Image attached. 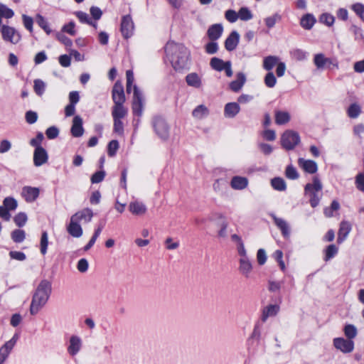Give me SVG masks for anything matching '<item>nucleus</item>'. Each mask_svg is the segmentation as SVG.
<instances>
[{"label": "nucleus", "instance_id": "27", "mask_svg": "<svg viewBox=\"0 0 364 364\" xmlns=\"http://www.w3.org/2000/svg\"><path fill=\"white\" fill-rule=\"evenodd\" d=\"M248 179L242 176H234L231 181L230 186L235 190H242L248 186Z\"/></svg>", "mask_w": 364, "mask_h": 364}, {"label": "nucleus", "instance_id": "22", "mask_svg": "<svg viewBox=\"0 0 364 364\" xmlns=\"http://www.w3.org/2000/svg\"><path fill=\"white\" fill-rule=\"evenodd\" d=\"M68 233L74 237H80L82 235L83 231L79 222L70 218V221L67 227Z\"/></svg>", "mask_w": 364, "mask_h": 364}, {"label": "nucleus", "instance_id": "2", "mask_svg": "<svg viewBox=\"0 0 364 364\" xmlns=\"http://www.w3.org/2000/svg\"><path fill=\"white\" fill-rule=\"evenodd\" d=\"M51 283L49 281L46 279L41 281L32 296L29 309L31 315H36L46 306L51 294Z\"/></svg>", "mask_w": 364, "mask_h": 364}, {"label": "nucleus", "instance_id": "37", "mask_svg": "<svg viewBox=\"0 0 364 364\" xmlns=\"http://www.w3.org/2000/svg\"><path fill=\"white\" fill-rule=\"evenodd\" d=\"M281 20L282 16L278 13H275L272 16H268L264 19L266 26L269 28H273L275 24Z\"/></svg>", "mask_w": 364, "mask_h": 364}, {"label": "nucleus", "instance_id": "46", "mask_svg": "<svg viewBox=\"0 0 364 364\" xmlns=\"http://www.w3.org/2000/svg\"><path fill=\"white\" fill-rule=\"evenodd\" d=\"M14 16V11L4 4H0V16L11 18Z\"/></svg>", "mask_w": 364, "mask_h": 364}, {"label": "nucleus", "instance_id": "48", "mask_svg": "<svg viewBox=\"0 0 364 364\" xmlns=\"http://www.w3.org/2000/svg\"><path fill=\"white\" fill-rule=\"evenodd\" d=\"M338 252V248L335 245H328L325 251L324 260L328 261L333 258Z\"/></svg>", "mask_w": 364, "mask_h": 364}, {"label": "nucleus", "instance_id": "10", "mask_svg": "<svg viewBox=\"0 0 364 364\" xmlns=\"http://www.w3.org/2000/svg\"><path fill=\"white\" fill-rule=\"evenodd\" d=\"M333 346L343 353H350L354 350L353 341L343 338H336L333 341Z\"/></svg>", "mask_w": 364, "mask_h": 364}, {"label": "nucleus", "instance_id": "61", "mask_svg": "<svg viewBox=\"0 0 364 364\" xmlns=\"http://www.w3.org/2000/svg\"><path fill=\"white\" fill-rule=\"evenodd\" d=\"M11 149V143L8 139H3L0 141V154H4Z\"/></svg>", "mask_w": 364, "mask_h": 364}, {"label": "nucleus", "instance_id": "38", "mask_svg": "<svg viewBox=\"0 0 364 364\" xmlns=\"http://www.w3.org/2000/svg\"><path fill=\"white\" fill-rule=\"evenodd\" d=\"M227 62L218 58H213L210 60V65L211 68L217 71H222L226 66Z\"/></svg>", "mask_w": 364, "mask_h": 364}, {"label": "nucleus", "instance_id": "6", "mask_svg": "<svg viewBox=\"0 0 364 364\" xmlns=\"http://www.w3.org/2000/svg\"><path fill=\"white\" fill-rule=\"evenodd\" d=\"M128 114V109L112 110V117L113 119V130L119 135L124 134V123L122 119Z\"/></svg>", "mask_w": 364, "mask_h": 364}, {"label": "nucleus", "instance_id": "8", "mask_svg": "<svg viewBox=\"0 0 364 364\" xmlns=\"http://www.w3.org/2000/svg\"><path fill=\"white\" fill-rule=\"evenodd\" d=\"M0 31L2 35V38L5 41L10 42L13 44L18 43L21 39V36L14 28L9 26L4 25L1 26Z\"/></svg>", "mask_w": 364, "mask_h": 364}, {"label": "nucleus", "instance_id": "34", "mask_svg": "<svg viewBox=\"0 0 364 364\" xmlns=\"http://www.w3.org/2000/svg\"><path fill=\"white\" fill-rule=\"evenodd\" d=\"M360 113L361 107L357 102L352 103L347 109V114L350 118L352 119H355L358 117Z\"/></svg>", "mask_w": 364, "mask_h": 364}, {"label": "nucleus", "instance_id": "3", "mask_svg": "<svg viewBox=\"0 0 364 364\" xmlns=\"http://www.w3.org/2000/svg\"><path fill=\"white\" fill-rule=\"evenodd\" d=\"M323 186L317 177H314L312 183H307L305 186V193L309 196V201L311 207H316L321 198V191Z\"/></svg>", "mask_w": 364, "mask_h": 364}, {"label": "nucleus", "instance_id": "56", "mask_svg": "<svg viewBox=\"0 0 364 364\" xmlns=\"http://www.w3.org/2000/svg\"><path fill=\"white\" fill-rule=\"evenodd\" d=\"M352 9L364 21V5L360 3L355 4L352 6Z\"/></svg>", "mask_w": 364, "mask_h": 364}, {"label": "nucleus", "instance_id": "15", "mask_svg": "<svg viewBox=\"0 0 364 364\" xmlns=\"http://www.w3.org/2000/svg\"><path fill=\"white\" fill-rule=\"evenodd\" d=\"M252 264L247 257L239 259V272L245 277L248 278L252 271Z\"/></svg>", "mask_w": 364, "mask_h": 364}, {"label": "nucleus", "instance_id": "64", "mask_svg": "<svg viewBox=\"0 0 364 364\" xmlns=\"http://www.w3.org/2000/svg\"><path fill=\"white\" fill-rule=\"evenodd\" d=\"M356 187L361 191H364V174L360 173L355 178Z\"/></svg>", "mask_w": 364, "mask_h": 364}, {"label": "nucleus", "instance_id": "35", "mask_svg": "<svg viewBox=\"0 0 364 364\" xmlns=\"http://www.w3.org/2000/svg\"><path fill=\"white\" fill-rule=\"evenodd\" d=\"M316 22V19L311 14H306L301 19V26L307 30L311 29Z\"/></svg>", "mask_w": 364, "mask_h": 364}, {"label": "nucleus", "instance_id": "12", "mask_svg": "<svg viewBox=\"0 0 364 364\" xmlns=\"http://www.w3.org/2000/svg\"><path fill=\"white\" fill-rule=\"evenodd\" d=\"M314 63L318 70H323L331 65L336 68L338 67L337 63H333L331 58H326L323 53H317L314 55Z\"/></svg>", "mask_w": 364, "mask_h": 364}, {"label": "nucleus", "instance_id": "9", "mask_svg": "<svg viewBox=\"0 0 364 364\" xmlns=\"http://www.w3.org/2000/svg\"><path fill=\"white\" fill-rule=\"evenodd\" d=\"M153 126L156 134L163 140H166L169 136V127L166 121L161 117H155Z\"/></svg>", "mask_w": 364, "mask_h": 364}, {"label": "nucleus", "instance_id": "30", "mask_svg": "<svg viewBox=\"0 0 364 364\" xmlns=\"http://www.w3.org/2000/svg\"><path fill=\"white\" fill-rule=\"evenodd\" d=\"M223 31V28L221 24H214L211 26L208 30V36L211 41L218 39Z\"/></svg>", "mask_w": 364, "mask_h": 364}, {"label": "nucleus", "instance_id": "40", "mask_svg": "<svg viewBox=\"0 0 364 364\" xmlns=\"http://www.w3.org/2000/svg\"><path fill=\"white\" fill-rule=\"evenodd\" d=\"M11 239L15 242H22L26 238L25 231L21 229H16L11 232Z\"/></svg>", "mask_w": 364, "mask_h": 364}, {"label": "nucleus", "instance_id": "7", "mask_svg": "<svg viewBox=\"0 0 364 364\" xmlns=\"http://www.w3.org/2000/svg\"><path fill=\"white\" fill-rule=\"evenodd\" d=\"M144 99L142 93L138 89L137 86H134V96L132 104L133 114L141 117L143 114Z\"/></svg>", "mask_w": 364, "mask_h": 364}, {"label": "nucleus", "instance_id": "19", "mask_svg": "<svg viewBox=\"0 0 364 364\" xmlns=\"http://www.w3.org/2000/svg\"><path fill=\"white\" fill-rule=\"evenodd\" d=\"M186 82L190 87L196 89L203 87V81L201 77L196 73H191L186 77Z\"/></svg>", "mask_w": 364, "mask_h": 364}, {"label": "nucleus", "instance_id": "63", "mask_svg": "<svg viewBox=\"0 0 364 364\" xmlns=\"http://www.w3.org/2000/svg\"><path fill=\"white\" fill-rule=\"evenodd\" d=\"M26 120L28 124H34L38 119V114L36 112L33 111H28L26 113Z\"/></svg>", "mask_w": 364, "mask_h": 364}, {"label": "nucleus", "instance_id": "47", "mask_svg": "<svg viewBox=\"0 0 364 364\" xmlns=\"http://www.w3.org/2000/svg\"><path fill=\"white\" fill-rule=\"evenodd\" d=\"M285 176L287 178L291 180H295L299 178V173L296 168L292 165H289L287 166L285 170Z\"/></svg>", "mask_w": 364, "mask_h": 364}, {"label": "nucleus", "instance_id": "36", "mask_svg": "<svg viewBox=\"0 0 364 364\" xmlns=\"http://www.w3.org/2000/svg\"><path fill=\"white\" fill-rule=\"evenodd\" d=\"M271 185L274 190L284 191L287 188L285 181L280 177H276L271 180Z\"/></svg>", "mask_w": 364, "mask_h": 364}, {"label": "nucleus", "instance_id": "26", "mask_svg": "<svg viewBox=\"0 0 364 364\" xmlns=\"http://www.w3.org/2000/svg\"><path fill=\"white\" fill-rule=\"evenodd\" d=\"M129 210L133 215H143L146 212V207L141 202L134 201L129 203Z\"/></svg>", "mask_w": 364, "mask_h": 364}, {"label": "nucleus", "instance_id": "58", "mask_svg": "<svg viewBox=\"0 0 364 364\" xmlns=\"http://www.w3.org/2000/svg\"><path fill=\"white\" fill-rule=\"evenodd\" d=\"M225 16V18L230 23H234L238 19L237 13H236L234 10L232 9L226 11Z\"/></svg>", "mask_w": 364, "mask_h": 364}, {"label": "nucleus", "instance_id": "52", "mask_svg": "<svg viewBox=\"0 0 364 364\" xmlns=\"http://www.w3.org/2000/svg\"><path fill=\"white\" fill-rule=\"evenodd\" d=\"M119 149V142L117 140L109 141L107 146V154L109 156H114Z\"/></svg>", "mask_w": 364, "mask_h": 364}, {"label": "nucleus", "instance_id": "1", "mask_svg": "<svg viewBox=\"0 0 364 364\" xmlns=\"http://www.w3.org/2000/svg\"><path fill=\"white\" fill-rule=\"evenodd\" d=\"M165 51L176 70H183L189 65L190 52L183 45L173 41L168 42Z\"/></svg>", "mask_w": 364, "mask_h": 364}, {"label": "nucleus", "instance_id": "17", "mask_svg": "<svg viewBox=\"0 0 364 364\" xmlns=\"http://www.w3.org/2000/svg\"><path fill=\"white\" fill-rule=\"evenodd\" d=\"M240 41V35L236 31H233L225 41V48L228 51L234 50Z\"/></svg>", "mask_w": 364, "mask_h": 364}, {"label": "nucleus", "instance_id": "59", "mask_svg": "<svg viewBox=\"0 0 364 364\" xmlns=\"http://www.w3.org/2000/svg\"><path fill=\"white\" fill-rule=\"evenodd\" d=\"M75 23L71 21L69 23L64 25L62 28V31L65 32L71 36H75L76 34V31L75 30Z\"/></svg>", "mask_w": 364, "mask_h": 364}, {"label": "nucleus", "instance_id": "41", "mask_svg": "<svg viewBox=\"0 0 364 364\" xmlns=\"http://www.w3.org/2000/svg\"><path fill=\"white\" fill-rule=\"evenodd\" d=\"M36 22L38 26L43 29V31L47 33L50 34L51 33V29L49 27L48 23L46 20V18L41 16V14H37L36 16Z\"/></svg>", "mask_w": 364, "mask_h": 364}, {"label": "nucleus", "instance_id": "25", "mask_svg": "<svg viewBox=\"0 0 364 364\" xmlns=\"http://www.w3.org/2000/svg\"><path fill=\"white\" fill-rule=\"evenodd\" d=\"M237 79L230 83V88L232 91L239 92L246 82V76L243 73H238L236 75Z\"/></svg>", "mask_w": 364, "mask_h": 364}, {"label": "nucleus", "instance_id": "4", "mask_svg": "<svg viewBox=\"0 0 364 364\" xmlns=\"http://www.w3.org/2000/svg\"><path fill=\"white\" fill-rule=\"evenodd\" d=\"M112 98L114 102L112 110L128 109V108L124 105V102H126L124 87L122 83L119 81L116 82L113 86L112 91Z\"/></svg>", "mask_w": 364, "mask_h": 364}, {"label": "nucleus", "instance_id": "60", "mask_svg": "<svg viewBox=\"0 0 364 364\" xmlns=\"http://www.w3.org/2000/svg\"><path fill=\"white\" fill-rule=\"evenodd\" d=\"M257 260L259 265H263L267 261V254L264 250L259 249L257 252Z\"/></svg>", "mask_w": 364, "mask_h": 364}, {"label": "nucleus", "instance_id": "29", "mask_svg": "<svg viewBox=\"0 0 364 364\" xmlns=\"http://www.w3.org/2000/svg\"><path fill=\"white\" fill-rule=\"evenodd\" d=\"M279 310V307L276 304H270L264 308L261 319L262 321H266L270 316L277 315Z\"/></svg>", "mask_w": 364, "mask_h": 364}, {"label": "nucleus", "instance_id": "16", "mask_svg": "<svg viewBox=\"0 0 364 364\" xmlns=\"http://www.w3.org/2000/svg\"><path fill=\"white\" fill-rule=\"evenodd\" d=\"M93 217V213L92 210L90 208H84L74 215L71 216V218L76 221L79 222H84L85 223H87L91 221L92 218Z\"/></svg>", "mask_w": 364, "mask_h": 364}, {"label": "nucleus", "instance_id": "28", "mask_svg": "<svg viewBox=\"0 0 364 364\" xmlns=\"http://www.w3.org/2000/svg\"><path fill=\"white\" fill-rule=\"evenodd\" d=\"M240 110V105L236 102H229L225 106V116L228 118H232L236 116Z\"/></svg>", "mask_w": 364, "mask_h": 364}, {"label": "nucleus", "instance_id": "55", "mask_svg": "<svg viewBox=\"0 0 364 364\" xmlns=\"http://www.w3.org/2000/svg\"><path fill=\"white\" fill-rule=\"evenodd\" d=\"M75 14L81 23L87 24L92 23V20L90 19L87 14L82 11H76Z\"/></svg>", "mask_w": 364, "mask_h": 364}, {"label": "nucleus", "instance_id": "18", "mask_svg": "<svg viewBox=\"0 0 364 364\" xmlns=\"http://www.w3.org/2000/svg\"><path fill=\"white\" fill-rule=\"evenodd\" d=\"M82 340L77 336H72L69 341L68 352L71 355H75L81 349Z\"/></svg>", "mask_w": 364, "mask_h": 364}, {"label": "nucleus", "instance_id": "57", "mask_svg": "<svg viewBox=\"0 0 364 364\" xmlns=\"http://www.w3.org/2000/svg\"><path fill=\"white\" fill-rule=\"evenodd\" d=\"M22 18H23V26H25V28L26 29H28L30 32H32L33 31V18L26 14L22 15Z\"/></svg>", "mask_w": 364, "mask_h": 364}, {"label": "nucleus", "instance_id": "44", "mask_svg": "<svg viewBox=\"0 0 364 364\" xmlns=\"http://www.w3.org/2000/svg\"><path fill=\"white\" fill-rule=\"evenodd\" d=\"M291 58L297 61H302L306 59L307 54L301 49H294L291 51Z\"/></svg>", "mask_w": 364, "mask_h": 364}, {"label": "nucleus", "instance_id": "20", "mask_svg": "<svg viewBox=\"0 0 364 364\" xmlns=\"http://www.w3.org/2000/svg\"><path fill=\"white\" fill-rule=\"evenodd\" d=\"M299 166L304 169L306 172L313 174L318 170L317 164L312 160H306L303 158L298 159Z\"/></svg>", "mask_w": 364, "mask_h": 364}, {"label": "nucleus", "instance_id": "45", "mask_svg": "<svg viewBox=\"0 0 364 364\" xmlns=\"http://www.w3.org/2000/svg\"><path fill=\"white\" fill-rule=\"evenodd\" d=\"M3 205L9 210H14L18 206L17 200L12 197H6L3 200Z\"/></svg>", "mask_w": 364, "mask_h": 364}, {"label": "nucleus", "instance_id": "33", "mask_svg": "<svg viewBox=\"0 0 364 364\" xmlns=\"http://www.w3.org/2000/svg\"><path fill=\"white\" fill-rule=\"evenodd\" d=\"M279 63V58L274 55H269L264 58L263 68L270 71Z\"/></svg>", "mask_w": 364, "mask_h": 364}, {"label": "nucleus", "instance_id": "39", "mask_svg": "<svg viewBox=\"0 0 364 364\" xmlns=\"http://www.w3.org/2000/svg\"><path fill=\"white\" fill-rule=\"evenodd\" d=\"M357 328L354 325L348 324L344 328V334L348 340L353 341L357 336Z\"/></svg>", "mask_w": 364, "mask_h": 364}, {"label": "nucleus", "instance_id": "54", "mask_svg": "<svg viewBox=\"0 0 364 364\" xmlns=\"http://www.w3.org/2000/svg\"><path fill=\"white\" fill-rule=\"evenodd\" d=\"M277 79L272 72H269L264 77V83L268 87H273L276 85Z\"/></svg>", "mask_w": 364, "mask_h": 364}, {"label": "nucleus", "instance_id": "32", "mask_svg": "<svg viewBox=\"0 0 364 364\" xmlns=\"http://www.w3.org/2000/svg\"><path fill=\"white\" fill-rule=\"evenodd\" d=\"M274 118L277 124L282 125L290 121L291 116L288 112L278 110L275 112Z\"/></svg>", "mask_w": 364, "mask_h": 364}, {"label": "nucleus", "instance_id": "31", "mask_svg": "<svg viewBox=\"0 0 364 364\" xmlns=\"http://www.w3.org/2000/svg\"><path fill=\"white\" fill-rule=\"evenodd\" d=\"M209 114L208 108L204 105L197 106L192 112V116L196 119H202Z\"/></svg>", "mask_w": 364, "mask_h": 364}, {"label": "nucleus", "instance_id": "53", "mask_svg": "<svg viewBox=\"0 0 364 364\" xmlns=\"http://www.w3.org/2000/svg\"><path fill=\"white\" fill-rule=\"evenodd\" d=\"M335 21L334 16L331 14L325 13L320 16V21L328 26H331L333 24Z\"/></svg>", "mask_w": 364, "mask_h": 364}, {"label": "nucleus", "instance_id": "49", "mask_svg": "<svg viewBox=\"0 0 364 364\" xmlns=\"http://www.w3.org/2000/svg\"><path fill=\"white\" fill-rule=\"evenodd\" d=\"M238 18L242 21H248L252 18V14L251 11L246 7H242L239 10L237 13Z\"/></svg>", "mask_w": 364, "mask_h": 364}, {"label": "nucleus", "instance_id": "51", "mask_svg": "<svg viewBox=\"0 0 364 364\" xmlns=\"http://www.w3.org/2000/svg\"><path fill=\"white\" fill-rule=\"evenodd\" d=\"M17 336H14L11 340L7 341L3 346H1L0 348L1 350H4L6 353L9 355L11 350L14 347L16 341H17Z\"/></svg>", "mask_w": 364, "mask_h": 364}, {"label": "nucleus", "instance_id": "43", "mask_svg": "<svg viewBox=\"0 0 364 364\" xmlns=\"http://www.w3.org/2000/svg\"><path fill=\"white\" fill-rule=\"evenodd\" d=\"M33 84V89L35 92L38 95L41 96L44 93L46 89V83L40 79H36L34 80Z\"/></svg>", "mask_w": 364, "mask_h": 364}, {"label": "nucleus", "instance_id": "13", "mask_svg": "<svg viewBox=\"0 0 364 364\" xmlns=\"http://www.w3.org/2000/svg\"><path fill=\"white\" fill-rule=\"evenodd\" d=\"M40 190L38 188L24 186L22 189L21 196L28 203L33 202L38 197Z\"/></svg>", "mask_w": 364, "mask_h": 364}, {"label": "nucleus", "instance_id": "14", "mask_svg": "<svg viewBox=\"0 0 364 364\" xmlns=\"http://www.w3.org/2000/svg\"><path fill=\"white\" fill-rule=\"evenodd\" d=\"M48 156L43 147L36 148L33 153V163L36 166H41L47 163Z\"/></svg>", "mask_w": 364, "mask_h": 364}, {"label": "nucleus", "instance_id": "62", "mask_svg": "<svg viewBox=\"0 0 364 364\" xmlns=\"http://www.w3.org/2000/svg\"><path fill=\"white\" fill-rule=\"evenodd\" d=\"M105 176V171H100L95 173L91 177V181L92 183H97L101 182Z\"/></svg>", "mask_w": 364, "mask_h": 364}, {"label": "nucleus", "instance_id": "23", "mask_svg": "<svg viewBox=\"0 0 364 364\" xmlns=\"http://www.w3.org/2000/svg\"><path fill=\"white\" fill-rule=\"evenodd\" d=\"M270 216L273 219L275 225L281 230L282 234L284 237H288L290 234L288 223L286 220L282 218L277 217L274 214H270Z\"/></svg>", "mask_w": 364, "mask_h": 364}, {"label": "nucleus", "instance_id": "5", "mask_svg": "<svg viewBox=\"0 0 364 364\" xmlns=\"http://www.w3.org/2000/svg\"><path fill=\"white\" fill-rule=\"evenodd\" d=\"M300 142L299 134L293 130L285 131L281 137V144L286 150L294 149Z\"/></svg>", "mask_w": 364, "mask_h": 364}, {"label": "nucleus", "instance_id": "24", "mask_svg": "<svg viewBox=\"0 0 364 364\" xmlns=\"http://www.w3.org/2000/svg\"><path fill=\"white\" fill-rule=\"evenodd\" d=\"M351 230V225L349 222L342 221L338 233L337 242L342 243L348 237Z\"/></svg>", "mask_w": 364, "mask_h": 364}, {"label": "nucleus", "instance_id": "50", "mask_svg": "<svg viewBox=\"0 0 364 364\" xmlns=\"http://www.w3.org/2000/svg\"><path fill=\"white\" fill-rule=\"evenodd\" d=\"M41 252L42 255H46L48 245V236L46 232H43L41 238Z\"/></svg>", "mask_w": 364, "mask_h": 364}, {"label": "nucleus", "instance_id": "42", "mask_svg": "<svg viewBox=\"0 0 364 364\" xmlns=\"http://www.w3.org/2000/svg\"><path fill=\"white\" fill-rule=\"evenodd\" d=\"M27 220V215L22 212L17 213L14 218V223L19 228L24 226Z\"/></svg>", "mask_w": 364, "mask_h": 364}, {"label": "nucleus", "instance_id": "11", "mask_svg": "<svg viewBox=\"0 0 364 364\" xmlns=\"http://www.w3.org/2000/svg\"><path fill=\"white\" fill-rule=\"evenodd\" d=\"M134 24L130 15L124 16L121 22V32L125 38L131 37L134 33Z\"/></svg>", "mask_w": 364, "mask_h": 364}, {"label": "nucleus", "instance_id": "21", "mask_svg": "<svg viewBox=\"0 0 364 364\" xmlns=\"http://www.w3.org/2000/svg\"><path fill=\"white\" fill-rule=\"evenodd\" d=\"M83 133L82 119L78 115L75 116L73 120L71 134L74 137H80L82 136Z\"/></svg>", "mask_w": 364, "mask_h": 364}]
</instances>
